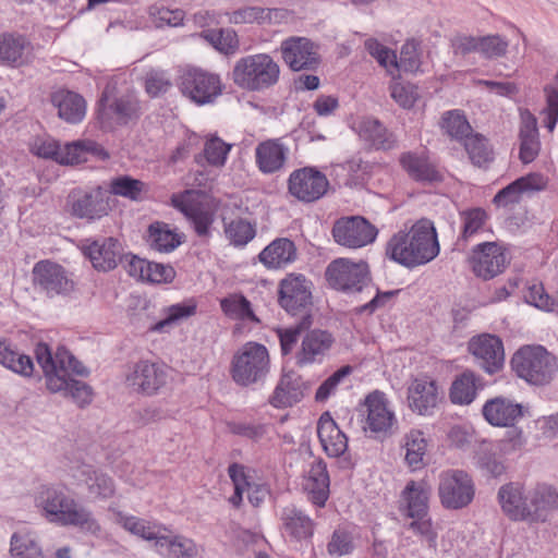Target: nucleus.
Returning <instances> with one entry per match:
<instances>
[{"mask_svg": "<svg viewBox=\"0 0 558 558\" xmlns=\"http://www.w3.org/2000/svg\"><path fill=\"white\" fill-rule=\"evenodd\" d=\"M352 373V367L349 365L342 366L330 375L322 385L317 388L315 393V400L317 402L326 401L337 390L338 385Z\"/></svg>", "mask_w": 558, "mask_h": 558, "instance_id": "338daca9", "label": "nucleus"}, {"mask_svg": "<svg viewBox=\"0 0 558 558\" xmlns=\"http://www.w3.org/2000/svg\"><path fill=\"white\" fill-rule=\"evenodd\" d=\"M172 206L180 210L192 225L199 238H209L215 221V210L195 197L193 191L186 190L171 196Z\"/></svg>", "mask_w": 558, "mask_h": 558, "instance_id": "a211bd4d", "label": "nucleus"}, {"mask_svg": "<svg viewBox=\"0 0 558 558\" xmlns=\"http://www.w3.org/2000/svg\"><path fill=\"white\" fill-rule=\"evenodd\" d=\"M364 46H365V49L367 50V52L374 59H376V61L381 66H384L386 69H390V68L396 69L398 66L396 53L391 49H389L386 46H384L383 44H380L377 39L368 38L365 40Z\"/></svg>", "mask_w": 558, "mask_h": 558, "instance_id": "69168bd1", "label": "nucleus"}, {"mask_svg": "<svg viewBox=\"0 0 558 558\" xmlns=\"http://www.w3.org/2000/svg\"><path fill=\"white\" fill-rule=\"evenodd\" d=\"M399 163L407 174L417 182H434L440 179L435 166L424 154L414 151L402 153Z\"/></svg>", "mask_w": 558, "mask_h": 558, "instance_id": "58836bf2", "label": "nucleus"}, {"mask_svg": "<svg viewBox=\"0 0 558 558\" xmlns=\"http://www.w3.org/2000/svg\"><path fill=\"white\" fill-rule=\"evenodd\" d=\"M438 496L444 508L463 509L475 496L473 478L463 470H446L439 475Z\"/></svg>", "mask_w": 558, "mask_h": 558, "instance_id": "9d476101", "label": "nucleus"}, {"mask_svg": "<svg viewBox=\"0 0 558 558\" xmlns=\"http://www.w3.org/2000/svg\"><path fill=\"white\" fill-rule=\"evenodd\" d=\"M325 278L335 290L360 292L371 281V272L366 262L340 257L328 264Z\"/></svg>", "mask_w": 558, "mask_h": 558, "instance_id": "1a4fd4ad", "label": "nucleus"}, {"mask_svg": "<svg viewBox=\"0 0 558 558\" xmlns=\"http://www.w3.org/2000/svg\"><path fill=\"white\" fill-rule=\"evenodd\" d=\"M469 263L476 277L489 280L506 269L509 257L499 243L483 242L473 247Z\"/></svg>", "mask_w": 558, "mask_h": 558, "instance_id": "2eb2a0df", "label": "nucleus"}, {"mask_svg": "<svg viewBox=\"0 0 558 558\" xmlns=\"http://www.w3.org/2000/svg\"><path fill=\"white\" fill-rule=\"evenodd\" d=\"M515 374L531 385L549 384L558 373L557 357L543 345H524L511 359Z\"/></svg>", "mask_w": 558, "mask_h": 558, "instance_id": "39448f33", "label": "nucleus"}, {"mask_svg": "<svg viewBox=\"0 0 558 558\" xmlns=\"http://www.w3.org/2000/svg\"><path fill=\"white\" fill-rule=\"evenodd\" d=\"M196 302L194 300H189L184 303H177L170 305L163 310L165 318L156 323L151 330L163 332L171 328L177 323L186 319L196 314Z\"/></svg>", "mask_w": 558, "mask_h": 558, "instance_id": "6e6d98bb", "label": "nucleus"}, {"mask_svg": "<svg viewBox=\"0 0 558 558\" xmlns=\"http://www.w3.org/2000/svg\"><path fill=\"white\" fill-rule=\"evenodd\" d=\"M280 521L283 535L289 536L292 541L307 542L314 535L315 522L294 505L282 508Z\"/></svg>", "mask_w": 558, "mask_h": 558, "instance_id": "c85d7f7f", "label": "nucleus"}, {"mask_svg": "<svg viewBox=\"0 0 558 558\" xmlns=\"http://www.w3.org/2000/svg\"><path fill=\"white\" fill-rule=\"evenodd\" d=\"M29 47L28 40L22 35H0V62L17 65L23 62L24 51Z\"/></svg>", "mask_w": 558, "mask_h": 558, "instance_id": "8fccbe9b", "label": "nucleus"}, {"mask_svg": "<svg viewBox=\"0 0 558 558\" xmlns=\"http://www.w3.org/2000/svg\"><path fill=\"white\" fill-rule=\"evenodd\" d=\"M547 180L539 173H530L521 177L501 189L494 196V204L497 206L506 207L511 204H517L521 201V196L525 192L542 191L546 187Z\"/></svg>", "mask_w": 558, "mask_h": 558, "instance_id": "2f4dec72", "label": "nucleus"}, {"mask_svg": "<svg viewBox=\"0 0 558 558\" xmlns=\"http://www.w3.org/2000/svg\"><path fill=\"white\" fill-rule=\"evenodd\" d=\"M482 413L490 425L508 427L523 416V408L509 398L496 397L485 402Z\"/></svg>", "mask_w": 558, "mask_h": 558, "instance_id": "cd10ccee", "label": "nucleus"}, {"mask_svg": "<svg viewBox=\"0 0 558 558\" xmlns=\"http://www.w3.org/2000/svg\"><path fill=\"white\" fill-rule=\"evenodd\" d=\"M156 551L166 558H199L201 547L182 534L163 532L154 544Z\"/></svg>", "mask_w": 558, "mask_h": 558, "instance_id": "72a5a7b5", "label": "nucleus"}, {"mask_svg": "<svg viewBox=\"0 0 558 558\" xmlns=\"http://www.w3.org/2000/svg\"><path fill=\"white\" fill-rule=\"evenodd\" d=\"M439 250L433 222L421 219L409 231H399L389 239L386 255L407 268H414L432 262Z\"/></svg>", "mask_w": 558, "mask_h": 558, "instance_id": "7ed1b4c3", "label": "nucleus"}, {"mask_svg": "<svg viewBox=\"0 0 558 558\" xmlns=\"http://www.w3.org/2000/svg\"><path fill=\"white\" fill-rule=\"evenodd\" d=\"M335 343V337L328 330L315 328L307 329L301 341L295 360L299 366L320 364L329 354Z\"/></svg>", "mask_w": 558, "mask_h": 558, "instance_id": "b1692460", "label": "nucleus"}, {"mask_svg": "<svg viewBox=\"0 0 558 558\" xmlns=\"http://www.w3.org/2000/svg\"><path fill=\"white\" fill-rule=\"evenodd\" d=\"M469 351L477 365L490 375L499 372L504 366V344L497 336L483 333L473 337L469 342Z\"/></svg>", "mask_w": 558, "mask_h": 558, "instance_id": "4be33fe9", "label": "nucleus"}, {"mask_svg": "<svg viewBox=\"0 0 558 558\" xmlns=\"http://www.w3.org/2000/svg\"><path fill=\"white\" fill-rule=\"evenodd\" d=\"M116 521L129 533L145 541H154L155 543H158V537H161L163 532H169L162 524L122 512L117 513Z\"/></svg>", "mask_w": 558, "mask_h": 558, "instance_id": "79ce46f5", "label": "nucleus"}, {"mask_svg": "<svg viewBox=\"0 0 558 558\" xmlns=\"http://www.w3.org/2000/svg\"><path fill=\"white\" fill-rule=\"evenodd\" d=\"M82 252L96 270L104 272L114 269L124 256L122 244L114 238L86 239Z\"/></svg>", "mask_w": 558, "mask_h": 558, "instance_id": "412c9836", "label": "nucleus"}, {"mask_svg": "<svg viewBox=\"0 0 558 558\" xmlns=\"http://www.w3.org/2000/svg\"><path fill=\"white\" fill-rule=\"evenodd\" d=\"M329 485L330 481L326 463L320 459L315 460L308 470V475L304 483V489L307 493L308 499L318 507L325 506L329 497Z\"/></svg>", "mask_w": 558, "mask_h": 558, "instance_id": "e433bc0d", "label": "nucleus"}, {"mask_svg": "<svg viewBox=\"0 0 558 558\" xmlns=\"http://www.w3.org/2000/svg\"><path fill=\"white\" fill-rule=\"evenodd\" d=\"M37 363L43 368L47 389L51 392H64L75 403L84 407L92 402V388L72 375L87 376V368L64 347L52 353L46 343H38L35 349Z\"/></svg>", "mask_w": 558, "mask_h": 558, "instance_id": "f257e3e1", "label": "nucleus"}, {"mask_svg": "<svg viewBox=\"0 0 558 558\" xmlns=\"http://www.w3.org/2000/svg\"><path fill=\"white\" fill-rule=\"evenodd\" d=\"M145 183L129 175H121L113 179L110 183L111 193L123 196L132 201H137L144 191Z\"/></svg>", "mask_w": 558, "mask_h": 558, "instance_id": "0e129e2a", "label": "nucleus"}, {"mask_svg": "<svg viewBox=\"0 0 558 558\" xmlns=\"http://www.w3.org/2000/svg\"><path fill=\"white\" fill-rule=\"evenodd\" d=\"M72 216L94 221L108 215L109 202L107 192L100 186L88 191H73L68 197Z\"/></svg>", "mask_w": 558, "mask_h": 558, "instance_id": "aec40b11", "label": "nucleus"}, {"mask_svg": "<svg viewBox=\"0 0 558 558\" xmlns=\"http://www.w3.org/2000/svg\"><path fill=\"white\" fill-rule=\"evenodd\" d=\"M508 47V40L498 34L478 36V53L486 59L505 57Z\"/></svg>", "mask_w": 558, "mask_h": 558, "instance_id": "e2e57ef3", "label": "nucleus"}, {"mask_svg": "<svg viewBox=\"0 0 558 558\" xmlns=\"http://www.w3.org/2000/svg\"><path fill=\"white\" fill-rule=\"evenodd\" d=\"M76 486H84L93 500H106L113 497L116 484L107 473L90 464L82 463L72 469L71 473Z\"/></svg>", "mask_w": 558, "mask_h": 558, "instance_id": "5701e85b", "label": "nucleus"}, {"mask_svg": "<svg viewBox=\"0 0 558 558\" xmlns=\"http://www.w3.org/2000/svg\"><path fill=\"white\" fill-rule=\"evenodd\" d=\"M278 303L290 315H311L312 283L304 275L289 274L279 283Z\"/></svg>", "mask_w": 558, "mask_h": 558, "instance_id": "9b49d317", "label": "nucleus"}, {"mask_svg": "<svg viewBox=\"0 0 558 558\" xmlns=\"http://www.w3.org/2000/svg\"><path fill=\"white\" fill-rule=\"evenodd\" d=\"M464 148L475 166H483L493 160V149L488 141L478 133H472L463 141Z\"/></svg>", "mask_w": 558, "mask_h": 558, "instance_id": "13d9d810", "label": "nucleus"}, {"mask_svg": "<svg viewBox=\"0 0 558 558\" xmlns=\"http://www.w3.org/2000/svg\"><path fill=\"white\" fill-rule=\"evenodd\" d=\"M10 554L13 558H39L41 547L29 532H15L10 541Z\"/></svg>", "mask_w": 558, "mask_h": 558, "instance_id": "4d7b16f0", "label": "nucleus"}, {"mask_svg": "<svg viewBox=\"0 0 558 558\" xmlns=\"http://www.w3.org/2000/svg\"><path fill=\"white\" fill-rule=\"evenodd\" d=\"M280 12L279 9H268L262 7H242L231 12H226V16L228 17V22L230 24H264L269 22L272 17V14L278 15Z\"/></svg>", "mask_w": 558, "mask_h": 558, "instance_id": "864d4df0", "label": "nucleus"}, {"mask_svg": "<svg viewBox=\"0 0 558 558\" xmlns=\"http://www.w3.org/2000/svg\"><path fill=\"white\" fill-rule=\"evenodd\" d=\"M483 387L482 378L472 371H464L452 381L449 398L453 404H471Z\"/></svg>", "mask_w": 558, "mask_h": 558, "instance_id": "a19ab883", "label": "nucleus"}, {"mask_svg": "<svg viewBox=\"0 0 558 558\" xmlns=\"http://www.w3.org/2000/svg\"><path fill=\"white\" fill-rule=\"evenodd\" d=\"M359 137L369 147L377 150H389L396 147L395 135L377 119L363 118L355 126Z\"/></svg>", "mask_w": 558, "mask_h": 558, "instance_id": "c9c22d12", "label": "nucleus"}, {"mask_svg": "<svg viewBox=\"0 0 558 558\" xmlns=\"http://www.w3.org/2000/svg\"><path fill=\"white\" fill-rule=\"evenodd\" d=\"M331 233L337 244L348 248H361L376 240L378 230L365 218L352 216L337 220Z\"/></svg>", "mask_w": 558, "mask_h": 558, "instance_id": "4468645a", "label": "nucleus"}, {"mask_svg": "<svg viewBox=\"0 0 558 558\" xmlns=\"http://www.w3.org/2000/svg\"><path fill=\"white\" fill-rule=\"evenodd\" d=\"M461 233L459 241L468 242L475 235L488 230V213L481 208H469L460 213Z\"/></svg>", "mask_w": 558, "mask_h": 558, "instance_id": "de8ad7c7", "label": "nucleus"}, {"mask_svg": "<svg viewBox=\"0 0 558 558\" xmlns=\"http://www.w3.org/2000/svg\"><path fill=\"white\" fill-rule=\"evenodd\" d=\"M258 258L267 269H280L296 260L298 248L290 239L278 238L259 253Z\"/></svg>", "mask_w": 558, "mask_h": 558, "instance_id": "f704fd0d", "label": "nucleus"}, {"mask_svg": "<svg viewBox=\"0 0 558 558\" xmlns=\"http://www.w3.org/2000/svg\"><path fill=\"white\" fill-rule=\"evenodd\" d=\"M180 93L197 106L213 104L223 92L219 74L197 66H186L177 80Z\"/></svg>", "mask_w": 558, "mask_h": 558, "instance_id": "6e6552de", "label": "nucleus"}, {"mask_svg": "<svg viewBox=\"0 0 558 558\" xmlns=\"http://www.w3.org/2000/svg\"><path fill=\"white\" fill-rule=\"evenodd\" d=\"M168 380V367L165 364L141 360L125 375V384L134 391L145 396L157 395Z\"/></svg>", "mask_w": 558, "mask_h": 558, "instance_id": "ddd939ff", "label": "nucleus"}, {"mask_svg": "<svg viewBox=\"0 0 558 558\" xmlns=\"http://www.w3.org/2000/svg\"><path fill=\"white\" fill-rule=\"evenodd\" d=\"M498 501L504 513L513 521H526L529 499L519 483H508L498 490Z\"/></svg>", "mask_w": 558, "mask_h": 558, "instance_id": "473e14b6", "label": "nucleus"}, {"mask_svg": "<svg viewBox=\"0 0 558 558\" xmlns=\"http://www.w3.org/2000/svg\"><path fill=\"white\" fill-rule=\"evenodd\" d=\"M438 385L428 377H416L408 387L410 409L420 415H429L439 401Z\"/></svg>", "mask_w": 558, "mask_h": 558, "instance_id": "393cba45", "label": "nucleus"}, {"mask_svg": "<svg viewBox=\"0 0 558 558\" xmlns=\"http://www.w3.org/2000/svg\"><path fill=\"white\" fill-rule=\"evenodd\" d=\"M209 45L226 56H234L240 50V39L233 28L207 29L201 33Z\"/></svg>", "mask_w": 558, "mask_h": 558, "instance_id": "09e8293b", "label": "nucleus"}, {"mask_svg": "<svg viewBox=\"0 0 558 558\" xmlns=\"http://www.w3.org/2000/svg\"><path fill=\"white\" fill-rule=\"evenodd\" d=\"M232 148L218 136H210L204 144L203 157L213 167H223Z\"/></svg>", "mask_w": 558, "mask_h": 558, "instance_id": "052dcab7", "label": "nucleus"}, {"mask_svg": "<svg viewBox=\"0 0 558 558\" xmlns=\"http://www.w3.org/2000/svg\"><path fill=\"white\" fill-rule=\"evenodd\" d=\"M114 90V85L108 84L98 101L97 121L104 131L128 125L141 116L140 101L133 93L116 95Z\"/></svg>", "mask_w": 558, "mask_h": 558, "instance_id": "423d86ee", "label": "nucleus"}, {"mask_svg": "<svg viewBox=\"0 0 558 558\" xmlns=\"http://www.w3.org/2000/svg\"><path fill=\"white\" fill-rule=\"evenodd\" d=\"M365 405L367 409L365 432L383 438L392 435L397 429L398 421L386 395L378 390L371 392L365 399Z\"/></svg>", "mask_w": 558, "mask_h": 558, "instance_id": "6ab92c4d", "label": "nucleus"}, {"mask_svg": "<svg viewBox=\"0 0 558 558\" xmlns=\"http://www.w3.org/2000/svg\"><path fill=\"white\" fill-rule=\"evenodd\" d=\"M429 495L430 488L425 482L410 481L402 492V497L407 502V515L417 519L426 517Z\"/></svg>", "mask_w": 558, "mask_h": 558, "instance_id": "37998d69", "label": "nucleus"}, {"mask_svg": "<svg viewBox=\"0 0 558 558\" xmlns=\"http://www.w3.org/2000/svg\"><path fill=\"white\" fill-rule=\"evenodd\" d=\"M289 147L280 138L266 140L255 148V162L264 174H272L284 168Z\"/></svg>", "mask_w": 558, "mask_h": 558, "instance_id": "bb28decb", "label": "nucleus"}, {"mask_svg": "<svg viewBox=\"0 0 558 558\" xmlns=\"http://www.w3.org/2000/svg\"><path fill=\"white\" fill-rule=\"evenodd\" d=\"M283 62L294 72L315 71L320 64L319 47L306 37L291 36L279 48Z\"/></svg>", "mask_w": 558, "mask_h": 558, "instance_id": "dca6fc26", "label": "nucleus"}, {"mask_svg": "<svg viewBox=\"0 0 558 558\" xmlns=\"http://www.w3.org/2000/svg\"><path fill=\"white\" fill-rule=\"evenodd\" d=\"M270 368V357L264 344L250 341L243 344L233 355L230 375L233 381L247 387L266 378Z\"/></svg>", "mask_w": 558, "mask_h": 558, "instance_id": "0eeeda50", "label": "nucleus"}, {"mask_svg": "<svg viewBox=\"0 0 558 558\" xmlns=\"http://www.w3.org/2000/svg\"><path fill=\"white\" fill-rule=\"evenodd\" d=\"M35 502L43 510L44 517L51 523L75 526L92 535H98L101 531L93 512L69 495L65 486H41Z\"/></svg>", "mask_w": 558, "mask_h": 558, "instance_id": "f03ea898", "label": "nucleus"}, {"mask_svg": "<svg viewBox=\"0 0 558 558\" xmlns=\"http://www.w3.org/2000/svg\"><path fill=\"white\" fill-rule=\"evenodd\" d=\"M307 389L301 375L294 371L286 372L270 396L269 403L278 409L292 407L304 398Z\"/></svg>", "mask_w": 558, "mask_h": 558, "instance_id": "a878e982", "label": "nucleus"}, {"mask_svg": "<svg viewBox=\"0 0 558 558\" xmlns=\"http://www.w3.org/2000/svg\"><path fill=\"white\" fill-rule=\"evenodd\" d=\"M0 364L25 377L32 376L34 372L32 359L13 350L5 340H0Z\"/></svg>", "mask_w": 558, "mask_h": 558, "instance_id": "3c124183", "label": "nucleus"}, {"mask_svg": "<svg viewBox=\"0 0 558 558\" xmlns=\"http://www.w3.org/2000/svg\"><path fill=\"white\" fill-rule=\"evenodd\" d=\"M92 155L100 160L109 158L105 148L94 141H77L60 148L58 162L61 165H77L86 162Z\"/></svg>", "mask_w": 558, "mask_h": 558, "instance_id": "4c0bfd02", "label": "nucleus"}, {"mask_svg": "<svg viewBox=\"0 0 558 558\" xmlns=\"http://www.w3.org/2000/svg\"><path fill=\"white\" fill-rule=\"evenodd\" d=\"M439 124L445 134L458 142H463L472 134V126L460 110L446 111Z\"/></svg>", "mask_w": 558, "mask_h": 558, "instance_id": "603ef678", "label": "nucleus"}, {"mask_svg": "<svg viewBox=\"0 0 558 558\" xmlns=\"http://www.w3.org/2000/svg\"><path fill=\"white\" fill-rule=\"evenodd\" d=\"M312 324V315H304L295 326L278 328L276 330L280 341L281 353L283 355H288L293 351L300 333L311 328Z\"/></svg>", "mask_w": 558, "mask_h": 558, "instance_id": "bf43d9fd", "label": "nucleus"}, {"mask_svg": "<svg viewBox=\"0 0 558 558\" xmlns=\"http://www.w3.org/2000/svg\"><path fill=\"white\" fill-rule=\"evenodd\" d=\"M52 104L58 108V116L68 123H78L86 114L85 99L74 92H56L52 95Z\"/></svg>", "mask_w": 558, "mask_h": 558, "instance_id": "ea45409f", "label": "nucleus"}, {"mask_svg": "<svg viewBox=\"0 0 558 558\" xmlns=\"http://www.w3.org/2000/svg\"><path fill=\"white\" fill-rule=\"evenodd\" d=\"M520 153L523 163L532 162L538 155L541 143L536 119L532 116L523 117L519 131Z\"/></svg>", "mask_w": 558, "mask_h": 558, "instance_id": "c03bdc74", "label": "nucleus"}, {"mask_svg": "<svg viewBox=\"0 0 558 558\" xmlns=\"http://www.w3.org/2000/svg\"><path fill=\"white\" fill-rule=\"evenodd\" d=\"M328 187L327 177L314 167L296 169L290 173L288 179V192L303 203L320 199Z\"/></svg>", "mask_w": 558, "mask_h": 558, "instance_id": "f3484780", "label": "nucleus"}, {"mask_svg": "<svg viewBox=\"0 0 558 558\" xmlns=\"http://www.w3.org/2000/svg\"><path fill=\"white\" fill-rule=\"evenodd\" d=\"M147 232L149 247L159 253H170L182 243L181 236L161 221L151 223Z\"/></svg>", "mask_w": 558, "mask_h": 558, "instance_id": "49530a36", "label": "nucleus"}, {"mask_svg": "<svg viewBox=\"0 0 558 558\" xmlns=\"http://www.w3.org/2000/svg\"><path fill=\"white\" fill-rule=\"evenodd\" d=\"M428 441L420 429H411L402 438V448L405 450L404 460L413 470H421L425 463Z\"/></svg>", "mask_w": 558, "mask_h": 558, "instance_id": "a18cd8bd", "label": "nucleus"}, {"mask_svg": "<svg viewBox=\"0 0 558 558\" xmlns=\"http://www.w3.org/2000/svg\"><path fill=\"white\" fill-rule=\"evenodd\" d=\"M220 307L231 319L259 322L252 310L251 302L242 294H230L221 299Z\"/></svg>", "mask_w": 558, "mask_h": 558, "instance_id": "5fc2aeb1", "label": "nucleus"}, {"mask_svg": "<svg viewBox=\"0 0 558 558\" xmlns=\"http://www.w3.org/2000/svg\"><path fill=\"white\" fill-rule=\"evenodd\" d=\"M280 77V66L267 53L240 58L233 65L231 80L239 88L247 92H264L275 86Z\"/></svg>", "mask_w": 558, "mask_h": 558, "instance_id": "20e7f679", "label": "nucleus"}, {"mask_svg": "<svg viewBox=\"0 0 558 558\" xmlns=\"http://www.w3.org/2000/svg\"><path fill=\"white\" fill-rule=\"evenodd\" d=\"M33 282L36 289L48 298L69 296L75 290V282L59 264L40 260L33 268Z\"/></svg>", "mask_w": 558, "mask_h": 558, "instance_id": "f8f14e48", "label": "nucleus"}, {"mask_svg": "<svg viewBox=\"0 0 558 558\" xmlns=\"http://www.w3.org/2000/svg\"><path fill=\"white\" fill-rule=\"evenodd\" d=\"M526 498L529 522H544L550 512L558 509V492L550 485L537 484L526 493Z\"/></svg>", "mask_w": 558, "mask_h": 558, "instance_id": "c756f323", "label": "nucleus"}, {"mask_svg": "<svg viewBox=\"0 0 558 558\" xmlns=\"http://www.w3.org/2000/svg\"><path fill=\"white\" fill-rule=\"evenodd\" d=\"M317 435L326 454L338 458L348 449V437L338 427L328 412L322 414L317 423Z\"/></svg>", "mask_w": 558, "mask_h": 558, "instance_id": "7c9ffc66", "label": "nucleus"}, {"mask_svg": "<svg viewBox=\"0 0 558 558\" xmlns=\"http://www.w3.org/2000/svg\"><path fill=\"white\" fill-rule=\"evenodd\" d=\"M225 233L233 245L244 246L254 239L256 231L248 221L239 218L225 226Z\"/></svg>", "mask_w": 558, "mask_h": 558, "instance_id": "680f3d73", "label": "nucleus"}, {"mask_svg": "<svg viewBox=\"0 0 558 558\" xmlns=\"http://www.w3.org/2000/svg\"><path fill=\"white\" fill-rule=\"evenodd\" d=\"M556 84H550L545 87L546 95V109H545V126L549 132H553L558 121V72L555 75Z\"/></svg>", "mask_w": 558, "mask_h": 558, "instance_id": "774afa93", "label": "nucleus"}]
</instances>
